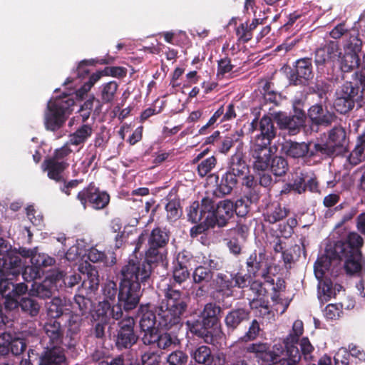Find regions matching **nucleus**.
<instances>
[{"instance_id": "ea45409f", "label": "nucleus", "mask_w": 365, "mask_h": 365, "mask_svg": "<svg viewBox=\"0 0 365 365\" xmlns=\"http://www.w3.org/2000/svg\"><path fill=\"white\" fill-rule=\"evenodd\" d=\"M242 137V134L238 132H235L234 133L227 135L222 138H220L217 145L218 152L222 154H227L231 148H232L235 144H237V148H242L243 144Z\"/></svg>"}, {"instance_id": "a878e982", "label": "nucleus", "mask_w": 365, "mask_h": 365, "mask_svg": "<svg viewBox=\"0 0 365 365\" xmlns=\"http://www.w3.org/2000/svg\"><path fill=\"white\" fill-rule=\"evenodd\" d=\"M259 130L260 133L256 136L255 143L270 145L271 142L277 135V129L272 119L264 115L259 122Z\"/></svg>"}, {"instance_id": "cd10ccee", "label": "nucleus", "mask_w": 365, "mask_h": 365, "mask_svg": "<svg viewBox=\"0 0 365 365\" xmlns=\"http://www.w3.org/2000/svg\"><path fill=\"white\" fill-rule=\"evenodd\" d=\"M119 85L115 81H110L101 84L98 88L99 99L96 101L98 106L95 111L99 113L101 110L103 104L112 103L116 96Z\"/></svg>"}, {"instance_id": "6e6d98bb", "label": "nucleus", "mask_w": 365, "mask_h": 365, "mask_svg": "<svg viewBox=\"0 0 365 365\" xmlns=\"http://www.w3.org/2000/svg\"><path fill=\"white\" fill-rule=\"evenodd\" d=\"M347 161L351 166H356L365 161V147L356 142L355 148L347 158Z\"/></svg>"}, {"instance_id": "338daca9", "label": "nucleus", "mask_w": 365, "mask_h": 365, "mask_svg": "<svg viewBox=\"0 0 365 365\" xmlns=\"http://www.w3.org/2000/svg\"><path fill=\"white\" fill-rule=\"evenodd\" d=\"M320 281V287L323 294V298L325 301L329 300L332 297H336L335 289L334 288V283L329 278H323L319 279Z\"/></svg>"}, {"instance_id": "39448f33", "label": "nucleus", "mask_w": 365, "mask_h": 365, "mask_svg": "<svg viewBox=\"0 0 365 365\" xmlns=\"http://www.w3.org/2000/svg\"><path fill=\"white\" fill-rule=\"evenodd\" d=\"M221 312V307L215 303H207L199 318L187 320L186 325L192 334L202 339L205 343L212 344L215 341L213 327L220 322L219 314Z\"/></svg>"}, {"instance_id": "c03bdc74", "label": "nucleus", "mask_w": 365, "mask_h": 365, "mask_svg": "<svg viewBox=\"0 0 365 365\" xmlns=\"http://www.w3.org/2000/svg\"><path fill=\"white\" fill-rule=\"evenodd\" d=\"M13 282L8 279H0V294L5 298V307L9 309L16 308L18 301L11 299Z\"/></svg>"}, {"instance_id": "864d4df0", "label": "nucleus", "mask_w": 365, "mask_h": 365, "mask_svg": "<svg viewBox=\"0 0 365 365\" xmlns=\"http://www.w3.org/2000/svg\"><path fill=\"white\" fill-rule=\"evenodd\" d=\"M165 210L167 212V218L169 221H176L178 220L182 214L180 200L173 199L170 200L165 205Z\"/></svg>"}, {"instance_id": "6ab92c4d", "label": "nucleus", "mask_w": 365, "mask_h": 365, "mask_svg": "<svg viewBox=\"0 0 365 365\" xmlns=\"http://www.w3.org/2000/svg\"><path fill=\"white\" fill-rule=\"evenodd\" d=\"M307 116L312 124L326 127L330 125L336 119L334 113L329 111L319 103H316L309 108Z\"/></svg>"}, {"instance_id": "4d7b16f0", "label": "nucleus", "mask_w": 365, "mask_h": 365, "mask_svg": "<svg viewBox=\"0 0 365 365\" xmlns=\"http://www.w3.org/2000/svg\"><path fill=\"white\" fill-rule=\"evenodd\" d=\"M56 260L53 257L44 253H36L32 257V264L35 265L43 273V269L53 265Z\"/></svg>"}, {"instance_id": "0eeeda50", "label": "nucleus", "mask_w": 365, "mask_h": 365, "mask_svg": "<svg viewBox=\"0 0 365 365\" xmlns=\"http://www.w3.org/2000/svg\"><path fill=\"white\" fill-rule=\"evenodd\" d=\"M43 331L48 341L39 355L38 362L59 361V359L66 357V350L61 346L64 330L61 322L55 319H48L43 325Z\"/></svg>"}, {"instance_id": "bb28decb", "label": "nucleus", "mask_w": 365, "mask_h": 365, "mask_svg": "<svg viewBox=\"0 0 365 365\" xmlns=\"http://www.w3.org/2000/svg\"><path fill=\"white\" fill-rule=\"evenodd\" d=\"M337 259L344 261V268L347 274L354 275L361 272L362 269L361 252L334 254Z\"/></svg>"}, {"instance_id": "c9c22d12", "label": "nucleus", "mask_w": 365, "mask_h": 365, "mask_svg": "<svg viewBox=\"0 0 365 365\" xmlns=\"http://www.w3.org/2000/svg\"><path fill=\"white\" fill-rule=\"evenodd\" d=\"M283 149L287 156L292 158H309V143L287 140L283 145Z\"/></svg>"}, {"instance_id": "5701e85b", "label": "nucleus", "mask_w": 365, "mask_h": 365, "mask_svg": "<svg viewBox=\"0 0 365 365\" xmlns=\"http://www.w3.org/2000/svg\"><path fill=\"white\" fill-rule=\"evenodd\" d=\"M68 166V163L59 162L49 156L44 159L41 168L44 172H47L48 178L56 182H62L65 181L63 173Z\"/></svg>"}, {"instance_id": "2eb2a0df", "label": "nucleus", "mask_w": 365, "mask_h": 365, "mask_svg": "<svg viewBox=\"0 0 365 365\" xmlns=\"http://www.w3.org/2000/svg\"><path fill=\"white\" fill-rule=\"evenodd\" d=\"M270 348L269 343L259 341L248 344L242 349L239 347V350L240 349L242 352L252 354L258 361H262V362L269 363L279 358V355L272 351Z\"/></svg>"}, {"instance_id": "79ce46f5", "label": "nucleus", "mask_w": 365, "mask_h": 365, "mask_svg": "<svg viewBox=\"0 0 365 365\" xmlns=\"http://www.w3.org/2000/svg\"><path fill=\"white\" fill-rule=\"evenodd\" d=\"M304 326L301 320H296L292 326V329L289 335L284 339V347L299 349L297 344L299 337L303 334Z\"/></svg>"}, {"instance_id": "b1692460", "label": "nucleus", "mask_w": 365, "mask_h": 365, "mask_svg": "<svg viewBox=\"0 0 365 365\" xmlns=\"http://www.w3.org/2000/svg\"><path fill=\"white\" fill-rule=\"evenodd\" d=\"M248 287L252 292V295L247 297L250 307L257 308L259 306L268 309V302L263 299L268 293L267 289L264 287V283L258 279H252Z\"/></svg>"}, {"instance_id": "e2e57ef3", "label": "nucleus", "mask_w": 365, "mask_h": 365, "mask_svg": "<svg viewBox=\"0 0 365 365\" xmlns=\"http://www.w3.org/2000/svg\"><path fill=\"white\" fill-rule=\"evenodd\" d=\"M118 287L115 282L109 281L104 284L103 287V301L114 302L116 300V297L118 298Z\"/></svg>"}, {"instance_id": "6e6552de", "label": "nucleus", "mask_w": 365, "mask_h": 365, "mask_svg": "<svg viewBox=\"0 0 365 365\" xmlns=\"http://www.w3.org/2000/svg\"><path fill=\"white\" fill-rule=\"evenodd\" d=\"M170 240V233L165 229L160 227H155L150 233L148 238V248L145 252V257L143 260L152 266L153 263L162 262L165 257L167 246Z\"/></svg>"}, {"instance_id": "4468645a", "label": "nucleus", "mask_w": 365, "mask_h": 365, "mask_svg": "<svg viewBox=\"0 0 365 365\" xmlns=\"http://www.w3.org/2000/svg\"><path fill=\"white\" fill-rule=\"evenodd\" d=\"M212 208H214V201L210 197H203L200 203L195 201L187 210L188 220L195 224L205 221L207 217L210 218Z\"/></svg>"}, {"instance_id": "ddd939ff", "label": "nucleus", "mask_w": 365, "mask_h": 365, "mask_svg": "<svg viewBox=\"0 0 365 365\" xmlns=\"http://www.w3.org/2000/svg\"><path fill=\"white\" fill-rule=\"evenodd\" d=\"M234 215V203L230 200H224L219 202L215 207L212 209L210 215V225L214 227L217 226L223 227L226 226L229 220Z\"/></svg>"}, {"instance_id": "393cba45", "label": "nucleus", "mask_w": 365, "mask_h": 365, "mask_svg": "<svg viewBox=\"0 0 365 365\" xmlns=\"http://www.w3.org/2000/svg\"><path fill=\"white\" fill-rule=\"evenodd\" d=\"M234 282V272L217 273L212 280L215 289L213 295L217 293L226 297H232Z\"/></svg>"}, {"instance_id": "5fc2aeb1", "label": "nucleus", "mask_w": 365, "mask_h": 365, "mask_svg": "<svg viewBox=\"0 0 365 365\" xmlns=\"http://www.w3.org/2000/svg\"><path fill=\"white\" fill-rule=\"evenodd\" d=\"M257 203L250 202V199L243 196L240 199L237 200L234 203V213L238 217H244L250 212L251 205H256Z\"/></svg>"}, {"instance_id": "412c9836", "label": "nucleus", "mask_w": 365, "mask_h": 365, "mask_svg": "<svg viewBox=\"0 0 365 365\" xmlns=\"http://www.w3.org/2000/svg\"><path fill=\"white\" fill-rule=\"evenodd\" d=\"M364 245L361 236L355 232H349L344 241H339L334 246V254L361 252Z\"/></svg>"}, {"instance_id": "49530a36", "label": "nucleus", "mask_w": 365, "mask_h": 365, "mask_svg": "<svg viewBox=\"0 0 365 365\" xmlns=\"http://www.w3.org/2000/svg\"><path fill=\"white\" fill-rule=\"evenodd\" d=\"M261 331L260 325L257 319H253L250 322L248 330L236 341V345L234 346L236 349L240 343H247L255 341L259 336Z\"/></svg>"}, {"instance_id": "8fccbe9b", "label": "nucleus", "mask_w": 365, "mask_h": 365, "mask_svg": "<svg viewBox=\"0 0 365 365\" xmlns=\"http://www.w3.org/2000/svg\"><path fill=\"white\" fill-rule=\"evenodd\" d=\"M110 304L108 302H100L92 314L93 319L104 324H109L110 320Z\"/></svg>"}, {"instance_id": "774afa93", "label": "nucleus", "mask_w": 365, "mask_h": 365, "mask_svg": "<svg viewBox=\"0 0 365 365\" xmlns=\"http://www.w3.org/2000/svg\"><path fill=\"white\" fill-rule=\"evenodd\" d=\"M26 343L24 339L14 338L11 334L9 353L11 352L14 356H19L26 350Z\"/></svg>"}, {"instance_id": "a211bd4d", "label": "nucleus", "mask_w": 365, "mask_h": 365, "mask_svg": "<svg viewBox=\"0 0 365 365\" xmlns=\"http://www.w3.org/2000/svg\"><path fill=\"white\" fill-rule=\"evenodd\" d=\"M62 277V273L59 272L56 276L49 275L41 283L36 282L32 284L31 292L32 295L41 299H48L53 295L56 289V283Z\"/></svg>"}, {"instance_id": "423d86ee", "label": "nucleus", "mask_w": 365, "mask_h": 365, "mask_svg": "<svg viewBox=\"0 0 365 365\" xmlns=\"http://www.w3.org/2000/svg\"><path fill=\"white\" fill-rule=\"evenodd\" d=\"M75 99L69 95L63 94L51 99L44 113V125L46 130L56 131L66 123L73 111Z\"/></svg>"}, {"instance_id": "9d476101", "label": "nucleus", "mask_w": 365, "mask_h": 365, "mask_svg": "<svg viewBox=\"0 0 365 365\" xmlns=\"http://www.w3.org/2000/svg\"><path fill=\"white\" fill-rule=\"evenodd\" d=\"M77 199L84 208L90 206L94 210H99L106 207L110 202V195L106 191H101L93 182L78 192Z\"/></svg>"}, {"instance_id": "13d9d810", "label": "nucleus", "mask_w": 365, "mask_h": 365, "mask_svg": "<svg viewBox=\"0 0 365 365\" xmlns=\"http://www.w3.org/2000/svg\"><path fill=\"white\" fill-rule=\"evenodd\" d=\"M171 272L174 283L179 285L186 282L190 277L189 269H185L176 264H172Z\"/></svg>"}, {"instance_id": "7c9ffc66", "label": "nucleus", "mask_w": 365, "mask_h": 365, "mask_svg": "<svg viewBox=\"0 0 365 365\" xmlns=\"http://www.w3.org/2000/svg\"><path fill=\"white\" fill-rule=\"evenodd\" d=\"M327 140L332 145L336 152L340 155L345 150L349 143L345 129L341 126H335L329 131Z\"/></svg>"}, {"instance_id": "aec40b11", "label": "nucleus", "mask_w": 365, "mask_h": 365, "mask_svg": "<svg viewBox=\"0 0 365 365\" xmlns=\"http://www.w3.org/2000/svg\"><path fill=\"white\" fill-rule=\"evenodd\" d=\"M250 312L245 308L233 309L228 312L224 322L229 336L233 335L243 322H247Z\"/></svg>"}, {"instance_id": "7ed1b4c3", "label": "nucleus", "mask_w": 365, "mask_h": 365, "mask_svg": "<svg viewBox=\"0 0 365 365\" xmlns=\"http://www.w3.org/2000/svg\"><path fill=\"white\" fill-rule=\"evenodd\" d=\"M351 77L352 81H344L335 91L333 106L340 114H346L364 103L365 73L354 72Z\"/></svg>"}, {"instance_id": "4be33fe9", "label": "nucleus", "mask_w": 365, "mask_h": 365, "mask_svg": "<svg viewBox=\"0 0 365 365\" xmlns=\"http://www.w3.org/2000/svg\"><path fill=\"white\" fill-rule=\"evenodd\" d=\"M141 329L157 327L158 324V305L141 304L138 309Z\"/></svg>"}, {"instance_id": "20e7f679", "label": "nucleus", "mask_w": 365, "mask_h": 365, "mask_svg": "<svg viewBox=\"0 0 365 365\" xmlns=\"http://www.w3.org/2000/svg\"><path fill=\"white\" fill-rule=\"evenodd\" d=\"M250 174V167L246 162L245 155L241 148H237L228 162L227 170L222 175L220 180L217 178V187L215 193L218 197H224L232 193L242 178Z\"/></svg>"}, {"instance_id": "f704fd0d", "label": "nucleus", "mask_w": 365, "mask_h": 365, "mask_svg": "<svg viewBox=\"0 0 365 365\" xmlns=\"http://www.w3.org/2000/svg\"><path fill=\"white\" fill-rule=\"evenodd\" d=\"M242 185L245 188V197L250 199V202H258L261 197V188L258 185V180L253 175H247L241 180Z\"/></svg>"}, {"instance_id": "4c0bfd02", "label": "nucleus", "mask_w": 365, "mask_h": 365, "mask_svg": "<svg viewBox=\"0 0 365 365\" xmlns=\"http://www.w3.org/2000/svg\"><path fill=\"white\" fill-rule=\"evenodd\" d=\"M190 356L196 364L200 365H212L214 361L212 350L206 345L197 346L192 349Z\"/></svg>"}, {"instance_id": "f257e3e1", "label": "nucleus", "mask_w": 365, "mask_h": 365, "mask_svg": "<svg viewBox=\"0 0 365 365\" xmlns=\"http://www.w3.org/2000/svg\"><path fill=\"white\" fill-rule=\"evenodd\" d=\"M153 267L146 262H140L137 257L129 258L120 270L118 299L125 312L135 309L142 295L141 284L150 277Z\"/></svg>"}, {"instance_id": "3c124183", "label": "nucleus", "mask_w": 365, "mask_h": 365, "mask_svg": "<svg viewBox=\"0 0 365 365\" xmlns=\"http://www.w3.org/2000/svg\"><path fill=\"white\" fill-rule=\"evenodd\" d=\"M86 277L83 280L82 289H86V294L97 290L99 286L98 271L91 268L86 274Z\"/></svg>"}, {"instance_id": "58836bf2", "label": "nucleus", "mask_w": 365, "mask_h": 365, "mask_svg": "<svg viewBox=\"0 0 365 365\" xmlns=\"http://www.w3.org/2000/svg\"><path fill=\"white\" fill-rule=\"evenodd\" d=\"M332 259H337L334 255V249L328 251L327 254L319 257L314 263V271L318 279H322L327 271H329Z\"/></svg>"}, {"instance_id": "de8ad7c7", "label": "nucleus", "mask_w": 365, "mask_h": 365, "mask_svg": "<svg viewBox=\"0 0 365 365\" xmlns=\"http://www.w3.org/2000/svg\"><path fill=\"white\" fill-rule=\"evenodd\" d=\"M269 169L275 176L282 177L289 170L288 162L282 156L274 155L272 159Z\"/></svg>"}, {"instance_id": "473e14b6", "label": "nucleus", "mask_w": 365, "mask_h": 365, "mask_svg": "<svg viewBox=\"0 0 365 365\" xmlns=\"http://www.w3.org/2000/svg\"><path fill=\"white\" fill-rule=\"evenodd\" d=\"M66 337H69L68 342L66 344L68 349H73L76 346V341L75 336L77 335L81 331V321L80 316L73 314L70 312L66 317Z\"/></svg>"}, {"instance_id": "a18cd8bd", "label": "nucleus", "mask_w": 365, "mask_h": 365, "mask_svg": "<svg viewBox=\"0 0 365 365\" xmlns=\"http://www.w3.org/2000/svg\"><path fill=\"white\" fill-rule=\"evenodd\" d=\"M285 356L278 359V358L271 361V365H297L301 360V354L299 349H292L284 347Z\"/></svg>"}, {"instance_id": "603ef678", "label": "nucleus", "mask_w": 365, "mask_h": 365, "mask_svg": "<svg viewBox=\"0 0 365 365\" xmlns=\"http://www.w3.org/2000/svg\"><path fill=\"white\" fill-rule=\"evenodd\" d=\"M213 277V272L208 267L200 265L197 267L193 273V282L195 284H201L202 282L208 283Z\"/></svg>"}, {"instance_id": "a19ab883", "label": "nucleus", "mask_w": 365, "mask_h": 365, "mask_svg": "<svg viewBox=\"0 0 365 365\" xmlns=\"http://www.w3.org/2000/svg\"><path fill=\"white\" fill-rule=\"evenodd\" d=\"M69 310L65 309L63 302L59 297H54L48 303L47 307V313L50 319H55L58 320L60 318L62 319L67 317L70 313Z\"/></svg>"}, {"instance_id": "1a4fd4ad", "label": "nucleus", "mask_w": 365, "mask_h": 365, "mask_svg": "<svg viewBox=\"0 0 365 365\" xmlns=\"http://www.w3.org/2000/svg\"><path fill=\"white\" fill-rule=\"evenodd\" d=\"M135 324L131 317H126L118 322L114 339L118 350L129 349L137 343L138 335L135 330Z\"/></svg>"}, {"instance_id": "c85d7f7f", "label": "nucleus", "mask_w": 365, "mask_h": 365, "mask_svg": "<svg viewBox=\"0 0 365 365\" xmlns=\"http://www.w3.org/2000/svg\"><path fill=\"white\" fill-rule=\"evenodd\" d=\"M290 213V210L279 202H273L268 205L263 213L264 222L275 224L285 219Z\"/></svg>"}, {"instance_id": "dca6fc26", "label": "nucleus", "mask_w": 365, "mask_h": 365, "mask_svg": "<svg viewBox=\"0 0 365 365\" xmlns=\"http://www.w3.org/2000/svg\"><path fill=\"white\" fill-rule=\"evenodd\" d=\"M252 156L254 159L253 168L257 171L269 170L273 153L269 145L255 143L253 145Z\"/></svg>"}, {"instance_id": "f3484780", "label": "nucleus", "mask_w": 365, "mask_h": 365, "mask_svg": "<svg viewBox=\"0 0 365 365\" xmlns=\"http://www.w3.org/2000/svg\"><path fill=\"white\" fill-rule=\"evenodd\" d=\"M292 185L294 192L299 195L307 191L316 192L319 190V182L316 175L308 172H297Z\"/></svg>"}, {"instance_id": "e433bc0d", "label": "nucleus", "mask_w": 365, "mask_h": 365, "mask_svg": "<svg viewBox=\"0 0 365 365\" xmlns=\"http://www.w3.org/2000/svg\"><path fill=\"white\" fill-rule=\"evenodd\" d=\"M338 57L339 68L341 73H350L359 66L360 58L355 53H351L339 51Z\"/></svg>"}, {"instance_id": "2f4dec72", "label": "nucleus", "mask_w": 365, "mask_h": 365, "mask_svg": "<svg viewBox=\"0 0 365 365\" xmlns=\"http://www.w3.org/2000/svg\"><path fill=\"white\" fill-rule=\"evenodd\" d=\"M245 264L247 272L252 275L253 278L257 277L264 267L269 265L267 262L266 255L264 252L257 253L256 250L250 255Z\"/></svg>"}, {"instance_id": "69168bd1", "label": "nucleus", "mask_w": 365, "mask_h": 365, "mask_svg": "<svg viewBox=\"0 0 365 365\" xmlns=\"http://www.w3.org/2000/svg\"><path fill=\"white\" fill-rule=\"evenodd\" d=\"M74 303L78 306L81 315H84L90 312L93 307L92 300L84 297L82 294L75 295Z\"/></svg>"}, {"instance_id": "09e8293b", "label": "nucleus", "mask_w": 365, "mask_h": 365, "mask_svg": "<svg viewBox=\"0 0 365 365\" xmlns=\"http://www.w3.org/2000/svg\"><path fill=\"white\" fill-rule=\"evenodd\" d=\"M20 307L21 311L31 317L36 316L40 309L38 302L33 297H23L20 302L18 301L17 307Z\"/></svg>"}, {"instance_id": "bf43d9fd", "label": "nucleus", "mask_w": 365, "mask_h": 365, "mask_svg": "<svg viewBox=\"0 0 365 365\" xmlns=\"http://www.w3.org/2000/svg\"><path fill=\"white\" fill-rule=\"evenodd\" d=\"M217 159L215 156L202 160L197 165V173L201 178L205 177L216 165Z\"/></svg>"}, {"instance_id": "c756f323", "label": "nucleus", "mask_w": 365, "mask_h": 365, "mask_svg": "<svg viewBox=\"0 0 365 365\" xmlns=\"http://www.w3.org/2000/svg\"><path fill=\"white\" fill-rule=\"evenodd\" d=\"M294 115H288L285 113L278 112L274 115V119L279 128L282 130H288L290 135H295L299 132L300 128L304 125V122L297 120Z\"/></svg>"}, {"instance_id": "f03ea898", "label": "nucleus", "mask_w": 365, "mask_h": 365, "mask_svg": "<svg viewBox=\"0 0 365 365\" xmlns=\"http://www.w3.org/2000/svg\"><path fill=\"white\" fill-rule=\"evenodd\" d=\"M169 284L164 289V298L158 305V328L166 331L179 329L187 309V297Z\"/></svg>"}, {"instance_id": "052dcab7", "label": "nucleus", "mask_w": 365, "mask_h": 365, "mask_svg": "<svg viewBox=\"0 0 365 365\" xmlns=\"http://www.w3.org/2000/svg\"><path fill=\"white\" fill-rule=\"evenodd\" d=\"M192 261H194L192 254L187 250H183L178 253L173 259L172 264H176L179 267L189 269Z\"/></svg>"}, {"instance_id": "680f3d73", "label": "nucleus", "mask_w": 365, "mask_h": 365, "mask_svg": "<svg viewBox=\"0 0 365 365\" xmlns=\"http://www.w3.org/2000/svg\"><path fill=\"white\" fill-rule=\"evenodd\" d=\"M188 355L181 350H175L169 354L167 356L168 365H187Z\"/></svg>"}, {"instance_id": "0e129e2a", "label": "nucleus", "mask_w": 365, "mask_h": 365, "mask_svg": "<svg viewBox=\"0 0 365 365\" xmlns=\"http://www.w3.org/2000/svg\"><path fill=\"white\" fill-rule=\"evenodd\" d=\"M160 328L153 327L147 329H141L143 331L142 341L146 346H155L160 331Z\"/></svg>"}, {"instance_id": "37998d69", "label": "nucleus", "mask_w": 365, "mask_h": 365, "mask_svg": "<svg viewBox=\"0 0 365 365\" xmlns=\"http://www.w3.org/2000/svg\"><path fill=\"white\" fill-rule=\"evenodd\" d=\"M93 128L88 124H83L73 133L70 135L68 143L73 145H81L91 136Z\"/></svg>"}, {"instance_id": "72a5a7b5", "label": "nucleus", "mask_w": 365, "mask_h": 365, "mask_svg": "<svg viewBox=\"0 0 365 365\" xmlns=\"http://www.w3.org/2000/svg\"><path fill=\"white\" fill-rule=\"evenodd\" d=\"M339 154L327 140L309 142V158L318 157L321 159L331 158Z\"/></svg>"}, {"instance_id": "f8f14e48", "label": "nucleus", "mask_w": 365, "mask_h": 365, "mask_svg": "<svg viewBox=\"0 0 365 365\" xmlns=\"http://www.w3.org/2000/svg\"><path fill=\"white\" fill-rule=\"evenodd\" d=\"M339 50L340 48L336 41H329L314 51V61L318 73H324L327 63L336 59Z\"/></svg>"}, {"instance_id": "9b49d317", "label": "nucleus", "mask_w": 365, "mask_h": 365, "mask_svg": "<svg viewBox=\"0 0 365 365\" xmlns=\"http://www.w3.org/2000/svg\"><path fill=\"white\" fill-rule=\"evenodd\" d=\"M314 77L312 58L304 57L297 59L288 73L291 85L307 86Z\"/></svg>"}]
</instances>
